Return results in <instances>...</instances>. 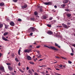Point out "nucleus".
I'll list each match as a JSON object with an SVG mask.
<instances>
[{"instance_id": "obj_1", "label": "nucleus", "mask_w": 75, "mask_h": 75, "mask_svg": "<svg viewBox=\"0 0 75 75\" xmlns=\"http://www.w3.org/2000/svg\"><path fill=\"white\" fill-rule=\"evenodd\" d=\"M44 47H47V48H48L50 49H52V50H55V51H58V49L55 48V47L54 46H51L50 47H49L46 45H45L44 46Z\"/></svg>"}, {"instance_id": "obj_58", "label": "nucleus", "mask_w": 75, "mask_h": 75, "mask_svg": "<svg viewBox=\"0 0 75 75\" xmlns=\"http://www.w3.org/2000/svg\"><path fill=\"white\" fill-rule=\"evenodd\" d=\"M48 69H50V70H51V68H48Z\"/></svg>"}, {"instance_id": "obj_27", "label": "nucleus", "mask_w": 75, "mask_h": 75, "mask_svg": "<svg viewBox=\"0 0 75 75\" xmlns=\"http://www.w3.org/2000/svg\"><path fill=\"white\" fill-rule=\"evenodd\" d=\"M19 71L21 72V73H24V71H23L21 69H19Z\"/></svg>"}, {"instance_id": "obj_10", "label": "nucleus", "mask_w": 75, "mask_h": 75, "mask_svg": "<svg viewBox=\"0 0 75 75\" xmlns=\"http://www.w3.org/2000/svg\"><path fill=\"white\" fill-rule=\"evenodd\" d=\"M10 25H11V26H14V23L13 22H11V23H10Z\"/></svg>"}, {"instance_id": "obj_35", "label": "nucleus", "mask_w": 75, "mask_h": 75, "mask_svg": "<svg viewBox=\"0 0 75 75\" xmlns=\"http://www.w3.org/2000/svg\"><path fill=\"white\" fill-rule=\"evenodd\" d=\"M6 64L7 65H11V64L10 63H6Z\"/></svg>"}, {"instance_id": "obj_60", "label": "nucleus", "mask_w": 75, "mask_h": 75, "mask_svg": "<svg viewBox=\"0 0 75 75\" xmlns=\"http://www.w3.org/2000/svg\"><path fill=\"white\" fill-rule=\"evenodd\" d=\"M34 61H35V62H36V60L35 59H34Z\"/></svg>"}, {"instance_id": "obj_23", "label": "nucleus", "mask_w": 75, "mask_h": 75, "mask_svg": "<svg viewBox=\"0 0 75 75\" xmlns=\"http://www.w3.org/2000/svg\"><path fill=\"white\" fill-rule=\"evenodd\" d=\"M43 19H46V18H47V16H43Z\"/></svg>"}, {"instance_id": "obj_37", "label": "nucleus", "mask_w": 75, "mask_h": 75, "mask_svg": "<svg viewBox=\"0 0 75 75\" xmlns=\"http://www.w3.org/2000/svg\"><path fill=\"white\" fill-rule=\"evenodd\" d=\"M33 33L32 32L30 33V36H32V35H33Z\"/></svg>"}, {"instance_id": "obj_31", "label": "nucleus", "mask_w": 75, "mask_h": 75, "mask_svg": "<svg viewBox=\"0 0 75 75\" xmlns=\"http://www.w3.org/2000/svg\"><path fill=\"white\" fill-rule=\"evenodd\" d=\"M40 12H42V8H40Z\"/></svg>"}, {"instance_id": "obj_4", "label": "nucleus", "mask_w": 75, "mask_h": 75, "mask_svg": "<svg viewBox=\"0 0 75 75\" xmlns=\"http://www.w3.org/2000/svg\"><path fill=\"white\" fill-rule=\"evenodd\" d=\"M62 25L63 26V27L64 28H65L67 29H68V26L67 25L63 23L62 24Z\"/></svg>"}, {"instance_id": "obj_18", "label": "nucleus", "mask_w": 75, "mask_h": 75, "mask_svg": "<svg viewBox=\"0 0 75 75\" xmlns=\"http://www.w3.org/2000/svg\"><path fill=\"white\" fill-rule=\"evenodd\" d=\"M20 51H21V49H20L18 51V54L19 55H21V54H20Z\"/></svg>"}, {"instance_id": "obj_29", "label": "nucleus", "mask_w": 75, "mask_h": 75, "mask_svg": "<svg viewBox=\"0 0 75 75\" xmlns=\"http://www.w3.org/2000/svg\"><path fill=\"white\" fill-rule=\"evenodd\" d=\"M29 63H30V64H34V63L33 62H29Z\"/></svg>"}, {"instance_id": "obj_62", "label": "nucleus", "mask_w": 75, "mask_h": 75, "mask_svg": "<svg viewBox=\"0 0 75 75\" xmlns=\"http://www.w3.org/2000/svg\"><path fill=\"white\" fill-rule=\"evenodd\" d=\"M64 59H67V58H65V57H64Z\"/></svg>"}, {"instance_id": "obj_3", "label": "nucleus", "mask_w": 75, "mask_h": 75, "mask_svg": "<svg viewBox=\"0 0 75 75\" xmlns=\"http://www.w3.org/2000/svg\"><path fill=\"white\" fill-rule=\"evenodd\" d=\"M29 30H31L32 32H33L35 30V28L34 27H30L29 29Z\"/></svg>"}, {"instance_id": "obj_43", "label": "nucleus", "mask_w": 75, "mask_h": 75, "mask_svg": "<svg viewBox=\"0 0 75 75\" xmlns=\"http://www.w3.org/2000/svg\"><path fill=\"white\" fill-rule=\"evenodd\" d=\"M40 46H36V48H40Z\"/></svg>"}, {"instance_id": "obj_49", "label": "nucleus", "mask_w": 75, "mask_h": 75, "mask_svg": "<svg viewBox=\"0 0 75 75\" xmlns=\"http://www.w3.org/2000/svg\"><path fill=\"white\" fill-rule=\"evenodd\" d=\"M29 69V67H27L26 68V69H27V70H28V69Z\"/></svg>"}, {"instance_id": "obj_34", "label": "nucleus", "mask_w": 75, "mask_h": 75, "mask_svg": "<svg viewBox=\"0 0 75 75\" xmlns=\"http://www.w3.org/2000/svg\"><path fill=\"white\" fill-rule=\"evenodd\" d=\"M52 18H53L52 17H50L49 18V20H52Z\"/></svg>"}, {"instance_id": "obj_11", "label": "nucleus", "mask_w": 75, "mask_h": 75, "mask_svg": "<svg viewBox=\"0 0 75 75\" xmlns=\"http://www.w3.org/2000/svg\"><path fill=\"white\" fill-rule=\"evenodd\" d=\"M2 38L3 40H4V41H8V40H7V39H6V38H5V37H2Z\"/></svg>"}, {"instance_id": "obj_44", "label": "nucleus", "mask_w": 75, "mask_h": 75, "mask_svg": "<svg viewBox=\"0 0 75 75\" xmlns=\"http://www.w3.org/2000/svg\"><path fill=\"white\" fill-rule=\"evenodd\" d=\"M70 55H71V56H73L74 55V54H73V53H71L70 54Z\"/></svg>"}, {"instance_id": "obj_56", "label": "nucleus", "mask_w": 75, "mask_h": 75, "mask_svg": "<svg viewBox=\"0 0 75 75\" xmlns=\"http://www.w3.org/2000/svg\"><path fill=\"white\" fill-rule=\"evenodd\" d=\"M29 47H30V48H31V47H32V45H30V46H29Z\"/></svg>"}, {"instance_id": "obj_30", "label": "nucleus", "mask_w": 75, "mask_h": 75, "mask_svg": "<svg viewBox=\"0 0 75 75\" xmlns=\"http://www.w3.org/2000/svg\"><path fill=\"white\" fill-rule=\"evenodd\" d=\"M47 26L48 27H51V25H50L47 24Z\"/></svg>"}, {"instance_id": "obj_38", "label": "nucleus", "mask_w": 75, "mask_h": 75, "mask_svg": "<svg viewBox=\"0 0 75 75\" xmlns=\"http://www.w3.org/2000/svg\"><path fill=\"white\" fill-rule=\"evenodd\" d=\"M71 52L73 53H74V50H73V49H72V48H71Z\"/></svg>"}, {"instance_id": "obj_57", "label": "nucleus", "mask_w": 75, "mask_h": 75, "mask_svg": "<svg viewBox=\"0 0 75 75\" xmlns=\"http://www.w3.org/2000/svg\"><path fill=\"white\" fill-rule=\"evenodd\" d=\"M61 58H62V59H64V57H62Z\"/></svg>"}, {"instance_id": "obj_2", "label": "nucleus", "mask_w": 75, "mask_h": 75, "mask_svg": "<svg viewBox=\"0 0 75 75\" xmlns=\"http://www.w3.org/2000/svg\"><path fill=\"white\" fill-rule=\"evenodd\" d=\"M24 52H28V53H29L30 52H31V49L25 50Z\"/></svg>"}, {"instance_id": "obj_12", "label": "nucleus", "mask_w": 75, "mask_h": 75, "mask_svg": "<svg viewBox=\"0 0 75 75\" xmlns=\"http://www.w3.org/2000/svg\"><path fill=\"white\" fill-rule=\"evenodd\" d=\"M4 6V3H0V6L1 7H3Z\"/></svg>"}, {"instance_id": "obj_25", "label": "nucleus", "mask_w": 75, "mask_h": 75, "mask_svg": "<svg viewBox=\"0 0 75 75\" xmlns=\"http://www.w3.org/2000/svg\"><path fill=\"white\" fill-rule=\"evenodd\" d=\"M12 56V58H13L14 57H15V55H14V54L12 53V55H11Z\"/></svg>"}, {"instance_id": "obj_22", "label": "nucleus", "mask_w": 75, "mask_h": 75, "mask_svg": "<svg viewBox=\"0 0 75 75\" xmlns=\"http://www.w3.org/2000/svg\"><path fill=\"white\" fill-rule=\"evenodd\" d=\"M30 19L31 21H34L35 19H34V18H30Z\"/></svg>"}, {"instance_id": "obj_51", "label": "nucleus", "mask_w": 75, "mask_h": 75, "mask_svg": "<svg viewBox=\"0 0 75 75\" xmlns=\"http://www.w3.org/2000/svg\"><path fill=\"white\" fill-rule=\"evenodd\" d=\"M11 74H12L13 75H14V74H15L14 73L12 72V73Z\"/></svg>"}, {"instance_id": "obj_54", "label": "nucleus", "mask_w": 75, "mask_h": 75, "mask_svg": "<svg viewBox=\"0 0 75 75\" xmlns=\"http://www.w3.org/2000/svg\"><path fill=\"white\" fill-rule=\"evenodd\" d=\"M72 46H73V47H75V44H74V45H72Z\"/></svg>"}, {"instance_id": "obj_46", "label": "nucleus", "mask_w": 75, "mask_h": 75, "mask_svg": "<svg viewBox=\"0 0 75 75\" xmlns=\"http://www.w3.org/2000/svg\"><path fill=\"white\" fill-rule=\"evenodd\" d=\"M56 70H57V71H59V69L56 68L55 69Z\"/></svg>"}, {"instance_id": "obj_64", "label": "nucleus", "mask_w": 75, "mask_h": 75, "mask_svg": "<svg viewBox=\"0 0 75 75\" xmlns=\"http://www.w3.org/2000/svg\"><path fill=\"white\" fill-rule=\"evenodd\" d=\"M46 75H50V74H46Z\"/></svg>"}, {"instance_id": "obj_36", "label": "nucleus", "mask_w": 75, "mask_h": 75, "mask_svg": "<svg viewBox=\"0 0 75 75\" xmlns=\"http://www.w3.org/2000/svg\"><path fill=\"white\" fill-rule=\"evenodd\" d=\"M41 55L40 54V56L38 57V58H41Z\"/></svg>"}, {"instance_id": "obj_40", "label": "nucleus", "mask_w": 75, "mask_h": 75, "mask_svg": "<svg viewBox=\"0 0 75 75\" xmlns=\"http://www.w3.org/2000/svg\"><path fill=\"white\" fill-rule=\"evenodd\" d=\"M18 21H21L22 20L21 19H18Z\"/></svg>"}, {"instance_id": "obj_26", "label": "nucleus", "mask_w": 75, "mask_h": 75, "mask_svg": "<svg viewBox=\"0 0 75 75\" xmlns=\"http://www.w3.org/2000/svg\"><path fill=\"white\" fill-rule=\"evenodd\" d=\"M2 27H3V24H0V28H1Z\"/></svg>"}, {"instance_id": "obj_5", "label": "nucleus", "mask_w": 75, "mask_h": 75, "mask_svg": "<svg viewBox=\"0 0 75 75\" xmlns=\"http://www.w3.org/2000/svg\"><path fill=\"white\" fill-rule=\"evenodd\" d=\"M44 4L45 5H51L52 4V3L51 2H45Z\"/></svg>"}, {"instance_id": "obj_8", "label": "nucleus", "mask_w": 75, "mask_h": 75, "mask_svg": "<svg viewBox=\"0 0 75 75\" xmlns=\"http://www.w3.org/2000/svg\"><path fill=\"white\" fill-rule=\"evenodd\" d=\"M47 33L49 35H51L52 34V32L51 30H49L47 32Z\"/></svg>"}, {"instance_id": "obj_48", "label": "nucleus", "mask_w": 75, "mask_h": 75, "mask_svg": "<svg viewBox=\"0 0 75 75\" xmlns=\"http://www.w3.org/2000/svg\"><path fill=\"white\" fill-rule=\"evenodd\" d=\"M55 57L56 58H60L58 56H55Z\"/></svg>"}, {"instance_id": "obj_6", "label": "nucleus", "mask_w": 75, "mask_h": 75, "mask_svg": "<svg viewBox=\"0 0 75 75\" xmlns=\"http://www.w3.org/2000/svg\"><path fill=\"white\" fill-rule=\"evenodd\" d=\"M21 7L22 9H24V8H27V5L24 4L23 6H22Z\"/></svg>"}, {"instance_id": "obj_52", "label": "nucleus", "mask_w": 75, "mask_h": 75, "mask_svg": "<svg viewBox=\"0 0 75 75\" xmlns=\"http://www.w3.org/2000/svg\"><path fill=\"white\" fill-rule=\"evenodd\" d=\"M54 7L55 8H57V5H55L54 6Z\"/></svg>"}, {"instance_id": "obj_59", "label": "nucleus", "mask_w": 75, "mask_h": 75, "mask_svg": "<svg viewBox=\"0 0 75 75\" xmlns=\"http://www.w3.org/2000/svg\"><path fill=\"white\" fill-rule=\"evenodd\" d=\"M35 58V56H33V58Z\"/></svg>"}, {"instance_id": "obj_9", "label": "nucleus", "mask_w": 75, "mask_h": 75, "mask_svg": "<svg viewBox=\"0 0 75 75\" xmlns=\"http://www.w3.org/2000/svg\"><path fill=\"white\" fill-rule=\"evenodd\" d=\"M8 69L10 71H11V70L13 69V68L10 67V66H8Z\"/></svg>"}, {"instance_id": "obj_7", "label": "nucleus", "mask_w": 75, "mask_h": 75, "mask_svg": "<svg viewBox=\"0 0 75 75\" xmlns=\"http://www.w3.org/2000/svg\"><path fill=\"white\" fill-rule=\"evenodd\" d=\"M0 70L1 71H4V67L3 66L0 67Z\"/></svg>"}, {"instance_id": "obj_61", "label": "nucleus", "mask_w": 75, "mask_h": 75, "mask_svg": "<svg viewBox=\"0 0 75 75\" xmlns=\"http://www.w3.org/2000/svg\"><path fill=\"white\" fill-rule=\"evenodd\" d=\"M64 68H65V65H64L63 66Z\"/></svg>"}, {"instance_id": "obj_24", "label": "nucleus", "mask_w": 75, "mask_h": 75, "mask_svg": "<svg viewBox=\"0 0 75 75\" xmlns=\"http://www.w3.org/2000/svg\"><path fill=\"white\" fill-rule=\"evenodd\" d=\"M8 34V32H6L4 34V35H7Z\"/></svg>"}, {"instance_id": "obj_45", "label": "nucleus", "mask_w": 75, "mask_h": 75, "mask_svg": "<svg viewBox=\"0 0 75 75\" xmlns=\"http://www.w3.org/2000/svg\"><path fill=\"white\" fill-rule=\"evenodd\" d=\"M67 25H71V23L69 22L67 23Z\"/></svg>"}, {"instance_id": "obj_55", "label": "nucleus", "mask_w": 75, "mask_h": 75, "mask_svg": "<svg viewBox=\"0 0 75 75\" xmlns=\"http://www.w3.org/2000/svg\"><path fill=\"white\" fill-rule=\"evenodd\" d=\"M32 70L33 72H34V69H32Z\"/></svg>"}, {"instance_id": "obj_42", "label": "nucleus", "mask_w": 75, "mask_h": 75, "mask_svg": "<svg viewBox=\"0 0 75 75\" xmlns=\"http://www.w3.org/2000/svg\"><path fill=\"white\" fill-rule=\"evenodd\" d=\"M59 67L61 68H62V64H60L59 66Z\"/></svg>"}, {"instance_id": "obj_14", "label": "nucleus", "mask_w": 75, "mask_h": 75, "mask_svg": "<svg viewBox=\"0 0 75 75\" xmlns=\"http://www.w3.org/2000/svg\"><path fill=\"white\" fill-rule=\"evenodd\" d=\"M27 58L28 60H31V57H30V56H28L27 57Z\"/></svg>"}, {"instance_id": "obj_63", "label": "nucleus", "mask_w": 75, "mask_h": 75, "mask_svg": "<svg viewBox=\"0 0 75 75\" xmlns=\"http://www.w3.org/2000/svg\"><path fill=\"white\" fill-rule=\"evenodd\" d=\"M36 44V43L35 42L33 43V44Z\"/></svg>"}, {"instance_id": "obj_33", "label": "nucleus", "mask_w": 75, "mask_h": 75, "mask_svg": "<svg viewBox=\"0 0 75 75\" xmlns=\"http://www.w3.org/2000/svg\"><path fill=\"white\" fill-rule=\"evenodd\" d=\"M61 6L62 7H65V4H63Z\"/></svg>"}, {"instance_id": "obj_13", "label": "nucleus", "mask_w": 75, "mask_h": 75, "mask_svg": "<svg viewBox=\"0 0 75 75\" xmlns=\"http://www.w3.org/2000/svg\"><path fill=\"white\" fill-rule=\"evenodd\" d=\"M63 3L65 4V3H67L68 2V0H65L64 1H63Z\"/></svg>"}, {"instance_id": "obj_19", "label": "nucleus", "mask_w": 75, "mask_h": 75, "mask_svg": "<svg viewBox=\"0 0 75 75\" xmlns=\"http://www.w3.org/2000/svg\"><path fill=\"white\" fill-rule=\"evenodd\" d=\"M65 11H70V10L68 8H66L65 9Z\"/></svg>"}, {"instance_id": "obj_41", "label": "nucleus", "mask_w": 75, "mask_h": 75, "mask_svg": "<svg viewBox=\"0 0 75 75\" xmlns=\"http://www.w3.org/2000/svg\"><path fill=\"white\" fill-rule=\"evenodd\" d=\"M18 66H21V63H20V62H19V63H18Z\"/></svg>"}, {"instance_id": "obj_16", "label": "nucleus", "mask_w": 75, "mask_h": 75, "mask_svg": "<svg viewBox=\"0 0 75 75\" xmlns=\"http://www.w3.org/2000/svg\"><path fill=\"white\" fill-rule=\"evenodd\" d=\"M66 16H67L68 17H70L71 16V14H67L66 15Z\"/></svg>"}, {"instance_id": "obj_17", "label": "nucleus", "mask_w": 75, "mask_h": 75, "mask_svg": "<svg viewBox=\"0 0 75 75\" xmlns=\"http://www.w3.org/2000/svg\"><path fill=\"white\" fill-rule=\"evenodd\" d=\"M34 14L35 16H37L38 15V13L37 11H35L34 13Z\"/></svg>"}, {"instance_id": "obj_39", "label": "nucleus", "mask_w": 75, "mask_h": 75, "mask_svg": "<svg viewBox=\"0 0 75 75\" xmlns=\"http://www.w3.org/2000/svg\"><path fill=\"white\" fill-rule=\"evenodd\" d=\"M45 67V66L42 65V66H39L40 67Z\"/></svg>"}, {"instance_id": "obj_47", "label": "nucleus", "mask_w": 75, "mask_h": 75, "mask_svg": "<svg viewBox=\"0 0 75 75\" xmlns=\"http://www.w3.org/2000/svg\"><path fill=\"white\" fill-rule=\"evenodd\" d=\"M35 75H38V74L37 73H35Z\"/></svg>"}, {"instance_id": "obj_20", "label": "nucleus", "mask_w": 75, "mask_h": 75, "mask_svg": "<svg viewBox=\"0 0 75 75\" xmlns=\"http://www.w3.org/2000/svg\"><path fill=\"white\" fill-rule=\"evenodd\" d=\"M28 71L29 73H30V74H32V72L29 69Z\"/></svg>"}, {"instance_id": "obj_15", "label": "nucleus", "mask_w": 75, "mask_h": 75, "mask_svg": "<svg viewBox=\"0 0 75 75\" xmlns=\"http://www.w3.org/2000/svg\"><path fill=\"white\" fill-rule=\"evenodd\" d=\"M55 46L58 47V48H61V47L59 46L58 45V44H57L56 43H55Z\"/></svg>"}, {"instance_id": "obj_28", "label": "nucleus", "mask_w": 75, "mask_h": 75, "mask_svg": "<svg viewBox=\"0 0 75 75\" xmlns=\"http://www.w3.org/2000/svg\"><path fill=\"white\" fill-rule=\"evenodd\" d=\"M13 2H14V3H16V2H17L18 0H13Z\"/></svg>"}, {"instance_id": "obj_53", "label": "nucleus", "mask_w": 75, "mask_h": 75, "mask_svg": "<svg viewBox=\"0 0 75 75\" xmlns=\"http://www.w3.org/2000/svg\"><path fill=\"white\" fill-rule=\"evenodd\" d=\"M42 60H43V59H40L39 60V61H42Z\"/></svg>"}, {"instance_id": "obj_32", "label": "nucleus", "mask_w": 75, "mask_h": 75, "mask_svg": "<svg viewBox=\"0 0 75 75\" xmlns=\"http://www.w3.org/2000/svg\"><path fill=\"white\" fill-rule=\"evenodd\" d=\"M68 62L69 64H72V62L69 60L68 61Z\"/></svg>"}, {"instance_id": "obj_50", "label": "nucleus", "mask_w": 75, "mask_h": 75, "mask_svg": "<svg viewBox=\"0 0 75 75\" xmlns=\"http://www.w3.org/2000/svg\"><path fill=\"white\" fill-rule=\"evenodd\" d=\"M1 55H2V54L0 53V58L1 57Z\"/></svg>"}, {"instance_id": "obj_21", "label": "nucleus", "mask_w": 75, "mask_h": 75, "mask_svg": "<svg viewBox=\"0 0 75 75\" xmlns=\"http://www.w3.org/2000/svg\"><path fill=\"white\" fill-rule=\"evenodd\" d=\"M15 61L16 62H19V60L18 59L17 57L15 58Z\"/></svg>"}]
</instances>
